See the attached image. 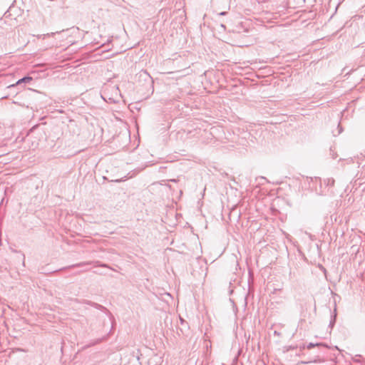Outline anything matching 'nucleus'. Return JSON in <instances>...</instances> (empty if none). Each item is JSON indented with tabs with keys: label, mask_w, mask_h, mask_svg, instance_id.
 <instances>
[{
	"label": "nucleus",
	"mask_w": 365,
	"mask_h": 365,
	"mask_svg": "<svg viewBox=\"0 0 365 365\" xmlns=\"http://www.w3.org/2000/svg\"><path fill=\"white\" fill-rule=\"evenodd\" d=\"M33 80V78L29 76H24L22 78L19 79L17 82H16V85H20L21 83H29L30 81H31Z\"/></svg>",
	"instance_id": "obj_4"
},
{
	"label": "nucleus",
	"mask_w": 365,
	"mask_h": 365,
	"mask_svg": "<svg viewBox=\"0 0 365 365\" xmlns=\"http://www.w3.org/2000/svg\"><path fill=\"white\" fill-rule=\"evenodd\" d=\"M109 100H110V101H113L112 100V98H109Z\"/></svg>",
	"instance_id": "obj_15"
},
{
	"label": "nucleus",
	"mask_w": 365,
	"mask_h": 365,
	"mask_svg": "<svg viewBox=\"0 0 365 365\" xmlns=\"http://www.w3.org/2000/svg\"><path fill=\"white\" fill-rule=\"evenodd\" d=\"M227 14V11H222V12H220V13L219 14V15H220V16H225V15H226Z\"/></svg>",
	"instance_id": "obj_10"
},
{
	"label": "nucleus",
	"mask_w": 365,
	"mask_h": 365,
	"mask_svg": "<svg viewBox=\"0 0 365 365\" xmlns=\"http://www.w3.org/2000/svg\"><path fill=\"white\" fill-rule=\"evenodd\" d=\"M84 304H89L95 308H97V309H100L102 307L101 305L97 304V303H95V302H92L91 301H84L83 302Z\"/></svg>",
	"instance_id": "obj_6"
},
{
	"label": "nucleus",
	"mask_w": 365,
	"mask_h": 365,
	"mask_svg": "<svg viewBox=\"0 0 365 365\" xmlns=\"http://www.w3.org/2000/svg\"><path fill=\"white\" fill-rule=\"evenodd\" d=\"M336 307H334V312L331 316V320L329 322V327L332 328L335 323H336Z\"/></svg>",
	"instance_id": "obj_2"
},
{
	"label": "nucleus",
	"mask_w": 365,
	"mask_h": 365,
	"mask_svg": "<svg viewBox=\"0 0 365 365\" xmlns=\"http://www.w3.org/2000/svg\"><path fill=\"white\" fill-rule=\"evenodd\" d=\"M113 89L115 91V92H116V93H117V92H118V87H115H115H113Z\"/></svg>",
	"instance_id": "obj_11"
},
{
	"label": "nucleus",
	"mask_w": 365,
	"mask_h": 365,
	"mask_svg": "<svg viewBox=\"0 0 365 365\" xmlns=\"http://www.w3.org/2000/svg\"><path fill=\"white\" fill-rule=\"evenodd\" d=\"M274 334H277V335H279V333H278V332H277V331H274Z\"/></svg>",
	"instance_id": "obj_14"
},
{
	"label": "nucleus",
	"mask_w": 365,
	"mask_h": 365,
	"mask_svg": "<svg viewBox=\"0 0 365 365\" xmlns=\"http://www.w3.org/2000/svg\"><path fill=\"white\" fill-rule=\"evenodd\" d=\"M57 32L54 33V32H52L51 34L48 33L46 34H43V38H46V37H48V36H53V35H55Z\"/></svg>",
	"instance_id": "obj_7"
},
{
	"label": "nucleus",
	"mask_w": 365,
	"mask_h": 365,
	"mask_svg": "<svg viewBox=\"0 0 365 365\" xmlns=\"http://www.w3.org/2000/svg\"><path fill=\"white\" fill-rule=\"evenodd\" d=\"M86 263H79V264H74L73 265L72 267H81L82 266L83 264H85Z\"/></svg>",
	"instance_id": "obj_9"
},
{
	"label": "nucleus",
	"mask_w": 365,
	"mask_h": 365,
	"mask_svg": "<svg viewBox=\"0 0 365 365\" xmlns=\"http://www.w3.org/2000/svg\"><path fill=\"white\" fill-rule=\"evenodd\" d=\"M324 360L322 359L321 358H319V356H317L316 358H314L313 360H310V361H300L299 363L300 364H311V363H321V362H323Z\"/></svg>",
	"instance_id": "obj_3"
},
{
	"label": "nucleus",
	"mask_w": 365,
	"mask_h": 365,
	"mask_svg": "<svg viewBox=\"0 0 365 365\" xmlns=\"http://www.w3.org/2000/svg\"><path fill=\"white\" fill-rule=\"evenodd\" d=\"M99 341H100V340H97V341H96L95 343H93V344H96V343H98V342H99Z\"/></svg>",
	"instance_id": "obj_13"
},
{
	"label": "nucleus",
	"mask_w": 365,
	"mask_h": 365,
	"mask_svg": "<svg viewBox=\"0 0 365 365\" xmlns=\"http://www.w3.org/2000/svg\"><path fill=\"white\" fill-rule=\"evenodd\" d=\"M318 347L319 349H327L329 346L324 344V343H317V344H314V343H309L307 345V348L308 349H311L312 348H314V347Z\"/></svg>",
	"instance_id": "obj_1"
},
{
	"label": "nucleus",
	"mask_w": 365,
	"mask_h": 365,
	"mask_svg": "<svg viewBox=\"0 0 365 365\" xmlns=\"http://www.w3.org/2000/svg\"><path fill=\"white\" fill-rule=\"evenodd\" d=\"M324 183L326 184L327 186H333L334 184V180L333 178H327L324 180Z\"/></svg>",
	"instance_id": "obj_5"
},
{
	"label": "nucleus",
	"mask_w": 365,
	"mask_h": 365,
	"mask_svg": "<svg viewBox=\"0 0 365 365\" xmlns=\"http://www.w3.org/2000/svg\"><path fill=\"white\" fill-rule=\"evenodd\" d=\"M337 129H338V132H337L336 135H339L343 130V129L339 123L338 124Z\"/></svg>",
	"instance_id": "obj_8"
},
{
	"label": "nucleus",
	"mask_w": 365,
	"mask_h": 365,
	"mask_svg": "<svg viewBox=\"0 0 365 365\" xmlns=\"http://www.w3.org/2000/svg\"><path fill=\"white\" fill-rule=\"evenodd\" d=\"M180 321L182 324H183V322H185L184 319H182V318H180Z\"/></svg>",
	"instance_id": "obj_12"
}]
</instances>
